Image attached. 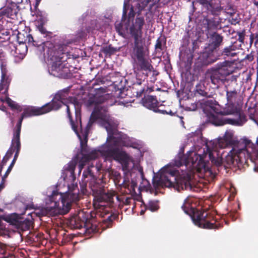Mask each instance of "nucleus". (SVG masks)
I'll use <instances>...</instances> for the list:
<instances>
[{
	"label": "nucleus",
	"mask_w": 258,
	"mask_h": 258,
	"mask_svg": "<svg viewBox=\"0 0 258 258\" xmlns=\"http://www.w3.org/2000/svg\"><path fill=\"white\" fill-rule=\"evenodd\" d=\"M199 137L198 136H196V133H192L188 135V140L192 142H195L196 140L199 139Z\"/></svg>",
	"instance_id": "obj_19"
},
{
	"label": "nucleus",
	"mask_w": 258,
	"mask_h": 258,
	"mask_svg": "<svg viewBox=\"0 0 258 258\" xmlns=\"http://www.w3.org/2000/svg\"><path fill=\"white\" fill-rule=\"evenodd\" d=\"M11 170H12V169H11V168H8L5 175L2 178L3 180H4V178H6L8 176V174L10 173V172H11Z\"/></svg>",
	"instance_id": "obj_23"
},
{
	"label": "nucleus",
	"mask_w": 258,
	"mask_h": 258,
	"mask_svg": "<svg viewBox=\"0 0 258 258\" xmlns=\"http://www.w3.org/2000/svg\"><path fill=\"white\" fill-rule=\"evenodd\" d=\"M107 220L109 221V223H111V222L112 221V216H108L107 218Z\"/></svg>",
	"instance_id": "obj_27"
},
{
	"label": "nucleus",
	"mask_w": 258,
	"mask_h": 258,
	"mask_svg": "<svg viewBox=\"0 0 258 258\" xmlns=\"http://www.w3.org/2000/svg\"><path fill=\"white\" fill-rule=\"evenodd\" d=\"M27 39L29 44L32 43L33 45L38 46L40 51H43V56L47 61L48 70L50 75L60 77L67 73V68L64 67L65 62L62 60L63 57L60 56L63 53L55 51L52 43L47 41L38 45L31 35L28 36Z\"/></svg>",
	"instance_id": "obj_7"
},
{
	"label": "nucleus",
	"mask_w": 258,
	"mask_h": 258,
	"mask_svg": "<svg viewBox=\"0 0 258 258\" xmlns=\"http://www.w3.org/2000/svg\"><path fill=\"white\" fill-rule=\"evenodd\" d=\"M135 13L133 6L130 7L129 1L124 0L122 19L121 23L115 25L116 30L120 35L124 38L130 35L134 38L133 55L136 57L142 69L150 70L152 67L146 58L142 37L144 18L137 17L134 19Z\"/></svg>",
	"instance_id": "obj_6"
},
{
	"label": "nucleus",
	"mask_w": 258,
	"mask_h": 258,
	"mask_svg": "<svg viewBox=\"0 0 258 258\" xmlns=\"http://www.w3.org/2000/svg\"><path fill=\"white\" fill-rule=\"evenodd\" d=\"M3 219L18 229L21 230L28 229L30 225V222L29 220H25L21 216L15 213L6 215Z\"/></svg>",
	"instance_id": "obj_9"
},
{
	"label": "nucleus",
	"mask_w": 258,
	"mask_h": 258,
	"mask_svg": "<svg viewBox=\"0 0 258 258\" xmlns=\"http://www.w3.org/2000/svg\"><path fill=\"white\" fill-rule=\"evenodd\" d=\"M100 167L98 166H97L96 167H95V169L97 170V171H99L100 170Z\"/></svg>",
	"instance_id": "obj_30"
},
{
	"label": "nucleus",
	"mask_w": 258,
	"mask_h": 258,
	"mask_svg": "<svg viewBox=\"0 0 258 258\" xmlns=\"http://www.w3.org/2000/svg\"><path fill=\"white\" fill-rule=\"evenodd\" d=\"M232 50L231 46L226 47L224 49L223 53L227 56H233L235 55V53L231 52Z\"/></svg>",
	"instance_id": "obj_17"
},
{
	"label": "nucleus",
	"mask_w": 258,
	"mask_h": 258,
	"mask_svg": "<svg viewBox=\"0 0 258 258\" xmlns=\"http://www.w3.org/2000/svg\"><path fill=\"white\" fill-rule=\"evenodd\" d=\"M137 186V183L134 181H132L131 186L134 189L135 187Z\"/></svg>",
	"instance_id": "obj_26"
},
{
	"label": "nucleus",
	"mask_w": 258,
	"mask_h": 258,
	"mask_svg": "<svg viewBox=\"0 0 258 258\" xmlns=\"http://www.w3.org/2000/svg\"><path fill=\"white\" fill-rule=\"evenodd\" d=\"M27 45L25 44H20L16 48V53L20 54V58L23 59L27 52Z\"/></svg>",
	"instance_id": "obj_14"
},
{
	"label": "nucleus",
	"mask_w": 258,
	"mask_h": 258,
	"mask_svg": "<svg viewBox=\"0 0 258 258\" xmlns=\"http://www.w3.org/2000/svg\"><path fill=\"white\" fill-rule=\"evenodd\" d=\"M254 4H255L256 6H258V1H255V2H254Z\"/></svg>",
	"instance_id": "obj_34"
},
{
	"label": "nucleus",
	"mask_w": 258,
	"mask_h": 258,
	"mask_svg": "<svg viewBox=\"0 0 258 258\" xmlns=\"http://www.w3.org/2000/svg\"><path fill=\"white\" fill-rule=\"evenodd\" d=\"M145 213V211L142 210L140 212L141 215H143Z\"/></svg>",
	"instance_id": "obj_32"
},
{
	"label": "nucleus",
	"mask_w": 258,
	"mask_h": 258,
	"mask_svg": "<svg viewBox=\"0 0 258 258\" xmlns=\"http://www.w3.org/2000/svg\"><path fill=\"white\" fill-rule=\"evenodd\" d=\"M151 0H137V4L139 11L142 10Z\"/></svg>",
	"instance_id": "obj_16"
},
{
	"label": "nucleus",
	"mask_w": 258,
	"mask_h": 258,
	"mask_svg": "<svg viewBox=\"0 0 258 258\" xmlns=\"http://www.w3.org/2000/svg\"><path fill=\"white\" fill-rule=\"evenodd\" d=\"M13 142L14 145L16 146V147L17 148V153L15 154L14 158V159H15V160H16V159H17V156H18V153L19 152V150H20V146H19V147H18L17 146V142H16V140L15 139V134L14 135V139L13 140Z\"/></svg>",
	"instance_id": "obj_20"
},
{
	"label": "nucleus",
	"mask_w": 258,
	"mask_h": 258,
	"mask_svg": "<svg viewBox=\"0 0 258 258\" xmlns=\"http://www.w3.org/2000/svg\"><path fill=\"white\" fill-rule=\"evenodd\" d=\"M40 1H41V0H36V4L38 5V4L40 3Z\"/></svg>",
	"instance_id": "obj_33"
},
{
	"label": "nucleus",
	"mask_w": 258,
	"mask_h": 258,
	"mask_svg": "<svg viewBox=\"0 0 258 258\" xmlns=\"http://www.w3.org/2000/svg\"><path fill=\"white\" fill-rule=\"evenodd\" d=\"M113 103L112 96H89L87 104L88 106L93 107L94 110L88 121V127L92 122H96L106 129L108 136L105 143L92 150L88 154H86L85 146L87 141V133L84 132L83 134V146L81 144V152L76 156L79 158V174H81L84 166L88 164L87 170L83 173L81 191L83 194L85 193L87 183L89 181V186L94 196L93 205L95 208L104 206L101 204L103 202H111L113 195L106 192L100 188L98 189V185L92 184L95 182V179L91 169L94 167L92 163H90L91 161L102 156L105 161L112 162L114 160L120 163L123 170L127 172L134 167L135 163L132 157L122 147L140 149L144 145L142 141L117 131L118 123L110 116L107 110V106H111Z\"/></svg>",
	"instance_id": "obj_1"
},
{
	"label": "nucleus",
	"mask_w": 258,
	"mask_h": 258,
	"mask_svg": "<svg viewBox=\"0 0 258 258\" xmlns=\"http://www.w3.org/2000/svg\"><path fill=\"white\" fill-rule=\"evenodd\" d=\"M14 166H12L11 165H10V166L9 167V168H11V169H12L13 168Z\"/></svg>",
	"instance_id": "obj_35"
},
{
	"label": "nucleus",
	"mask_w": 258,
	"mask_h": 258,
	"mask_svg": "<svg viewBox=\"0 0 258 258\" xmlns=\"http://www.w3.org/2000/svg\"><path fill=\"white\" fill-rule=\"evenodd\" d=\"M209 62H210V61H209V60H206L205 62H204L203 63H204V64H207V63H209Z\"/></svg>",
	"instance_id": "obj_31"
},
{
	"label": "nucleus",
	"mask_w": 258,
	"mask_h": 258,
	"mask_svg": "<svg viewBox=\"0 0 258 258\" xmlns=\"http://www.w3.org/2000/svg\"><path fill=\"white\" fill-rule=\"evenodd\" d=\"M1 77L0 80V103L6 102L12 108L17 109L18 111H23L19 122L16 125V130L15 132V139L17 142V145L18 147L20 146V135L22 122L24 118L29 117L33 115H38L46 113L51 110L58 109L62 104L67 106V111L68 117L70 119V122L72 128L77 135L80 141V144L83 146V134L86 132L87 135L88 131L91 128V125L88 127L87 125L86 129L83 131L82 129L81 117L79 113L76 111V122L75 123L70 116V105L68 103L76 108L75 102L76 99L71 97L68 92V89H65L58 92L54 96L51 103L46 104L42 107L37 108L32 106L23 107L21 106L15 102L12 101L8 97V90L9 85L11 82V79L8 74L7 68V63L6 62L2 61L1 63ZM88 125V123L87 124Z\"/></svg>",
	"instance_id": "obj_3"
},
{
	"label": "nucleus",
	"mask_w": 258,
	"mask_h": 258,
	"mask_svg": "<svg viewBox=\"0 0 258 258\" xmlns=\"http://www.w3.org/2000/svg\"><path fill=\"white\" fill-rule=\"evenodd\" d=\"M138 169V170L139 171V172L140 173L141 175L142 176L143 175V169L142 168L140 167H137Z\"/></svg>",
	"instance_id": "obj_25"
},
{
	"label": "nucleus",
	"mask_w": 258,
	"mask_h": 258,
	"mask_svg": "<svg viewBox=\"0 0 258 258\" xmlns=\"http://www.w3.org/2000/svg\"><path fill=\"white\" fill-rule=\"evenodd\" d=\"M215 69L222 74V76L226 77L231 74L233 72V69L231 63L228 61H224L222 63H218Z\"/></svg>",
	"instance_id": "obj_11"
},
{
	"label": "nucleus",
	"mask_w": 258,
	"mask_h": 258,
	"mask_svg": "<svg viewBox=\"0 0 258 258\" xmlns=\"http://www.w3.org/2000/svg\"><path fill=\"white\" fill-rule=\"evenodd\" d=\"M10 34L9 32L7 30L0 29V38L6 39L5 37H8Z\"/></svg>",
	"instance_id": "obj_18"
},
{
	"label": "nucleus",
	"mask_w": 258,
	"mask_h": 258,
	"mask_svg": "<svg viewBox=\"0 0 258 258\" xmlns=\"http://www.w3.org/2000/svg\"><path fill=\"white\" fill-rule=\"evenodd\" d=\"M225 77L224 76H222V74H220V73L215 69L211 76V82L214 85H218L220 82L223 83Z\"/></svg>",
	"instance_id": "obj_12"
},
{
	"label": "nucleus",
	"mask_w": 258,
	"mask_h": 258,
	"mask_svg": "<svg viewBox=\"0 0 258 258\" xmlns=\"http://www.w3.org/2000/svg\"><path fill=\"white\" fill-rule=\"evenodd\" d=\"M233 137L232 131L225 132L223 138L214 141H205V148H198L188 151L186 155H183V149L181 148L178 154L174 160L163 167L160 171V177L158 180V184L162 186L173 187L180 191L181 189H190V180L192 175L198 171L204 173L206 175L212 174L209 162L220 167L230 166L220 156L223 154L220 150L224 149L230 145Z\"/></svg>",
	"instance_id": "obj_2"
},
{
	"label": "nucleus",
	"mask_w": 258,
	"mask_h": 258,
	"mask_svg": "<svg viewBox=\"0 0 258 258\" xmlns=\"http://www.w3.org/2000/svg\"><path fill=\"white\" fill-rule=\"evenodd\" d=\"M180 55L181 57H182V53L181 52L180 53Z\"/></svg>",
	"instance_id": "obj_37"
},
{
	"label": "nucleus",
	"mask_w": 258,
	"mask_h": 258,
	"mask_svg": "<svg viewBox=\"0 0 258 258\" xmlns=\"http://www.w3.org/2000/svg\"><path fill=\"white\" fill-rule=\"evenodd\" d=\"M206 53H204L203 54V56H206Z\"/></svg>",
	"instance_id": "obj_38"
},
{
	"label": "nucleus",
	"mask_w": 258,
	"mask_h": 258,
	"mask_svg": "<svg viewBox=\"0 0 258 258\" xmlns=\"http://www.w3.org/2000/svg\"><path fill=\"white\" fill-rule=\"evenodd\" d=\"M15 163V159H14L12 162L11 163V165L12 166H14Z\"/></svg>",
	"instance_id": "obj_29"
},
{
	"label": "nucleus",
	"mask_w": 258,
	"mask_h": 258,
	"mask_svg": "<svg viewBox=\"0 0 258 258\" xmlns=\"http://www.w3.org/2000/svg\"><path fill=\"white\" fill-rule=\"evenodd\" d=\"M211 41L214 48L218 47L222 41V37L217 33H214L211 37Z\"/></svg>",
	"instance_id": "obj_13"
},
{
	"label": "nucleus",
	"mask_w": 258,
	"mask_h": 258,
	"mask_svg": "<svg viewBox=\"0 0 258 258\" xmlns=\"http://www.w3.org/2000/svg\"><path fill=\"white\" fill-rule=\"evenodd\" d=\"M84 220H83L81 222V223H80L79 225L78 226V227L79 226H83V224H84Z\"/></svg>",
	"instance_id": "obj_28"
},
{
	"label": "nucleus",
	"mask_w": 258,
	"mask_h": 258,
	"mask_svg": "<svg viewBox=\"0 0 258 258\" xmlns=\"http://www.w3.org/2000/svg\"><path fill=\"white\" fill-rule=\"evenodd\" d=\"M78 159L74 157L63 167L56 190L48 197L50 203H47L45 208L47 214H66L70 210L72 204L80 200L79 189L74 174Z\"/></svg>",
	"instance_id": "obj_4"
},
{
	"label": "nucleus",
	"mask_w": 258,
	"mask_h": 258,
	"mask_svg": "<svg viewBox=\"0 0 258 258\" xmlns=\"http://www.w3.org/2000/svg\"><path fill=\"white\" fill-rule=\"evenodd\" d=\"M94 29H98V27L97 25H96L95 28Z\"/></svg>",
	"instance_id": "obj_36"
},
{
	"label": "nucleus",
	"mask_w": 258,
	"mask_h": 258,
	"mask_svg": "<svg viewBox=\"0 0 258 258\" xmlns=\"http://www.w3.org/2000/svg\"><path fill=\"white\" fill-rule=\"evenodd\" d=\"M83 214V213L82 212H80L78 216H76L72 220V222H73V221H74L75 222H76L80 218L81 215Z\"/></svg>",
	"instance_id": "obj_22"
},
{
	"label": "nucleus",
	"mask_w": 258,
	"mask_h": 258,
	"mask_svg": "<svg viewBox=\"0 0 258 258\" xmlns=\"http://www.w3.org/2000/svg\"><path fill=\"white\" fill-rule=\"evenodd\" d=\"M145 207L146 209H148L152 212H156L159 208L158 201L156 200L150 201L148 204L145 205Z\"/></svg>",
	"instance_id": "obj_15"
},
{
	"label": "nucleus",
	"mask_w": 258,
	"mask_h": 258,
	"mask_svg": "<svg viewBox=\"0 0 258 258\" xmlns=\"http://www.w3.org/2000/svg\"><path fill=\"white\" fill-rule=\"evenodd\" d=\"M207 25H208L207 28L208 30L214 29L216 27V26H214V25H213V22H212L211 21H207Z\"/></svg>",
	"instance_id": "obj_21"
},
{
	"label": "nucleus",
	"mask_w": 258,
	"mask_h": 258,
	"mask_svg": "<svg viewBox=\"0 0 258 258\" xmlns=\"http://www.w3.org/2000/svg\"><path fill=\"white\" fill-rule=\"evenodd\" d=\"M155 47H156V49H161V42H160L159 40H157V43L155 45Z\"/></svg>",
	"instance_id": "obj_24"
},
{
	"label": "nucleus",
	"mask_w": 258,
	"mask_h": 258,
	"mask_svg": "<svg viewBox=\"0 0 258 258\" xmlns=\"http://www.w3.org/2000/svg\"><path fill=\"white\" fill-rule=\"evenodd\" d=\"M227 103L222 108L215 101H204L203 111L212 124L223 125L229 124L241 126L245 122L244 116L240 113V97L235 89L226 87Z\"/></svg>",
	"instance_id": "obj_5"
},
{
	"label": "nucleus",
	"mask_w": 258,
	"mask_h": 258,
	"mask_svg": "<svg viewBox=\"0 0 258 258\" xmlns=\"http://www.w3.org/2000/svg\"><path fill=\"white\" fill-rule=\"evenodd\" d=\"M194 199L188 197L184 201L182 209L185 213L190 216L194 223L201 228L215 229L218 226L209 221L208 213L197 210L192 206Z\"/></svg>",
	"instance_id": "obj_8"
},
{
	"label": "nucleus",
	"mask_w": 258,
	"mask_h": 258,
	"mask_svg": "<svg viewBox=\"0 0 258 258\" xmlns=\"http://www.w3.org/2000/svg\"><path fill=\"white\" fill-rule=\"evenodd\" d=\"M142 103L145 107L153 110L155 112L168 114L166 110L158 108V107H161V105H159V102L157 98L153 96L148 95L145 96L142 100Z\"/></svg>",
	"instance_id": "obj_10"
}]
</instances>
